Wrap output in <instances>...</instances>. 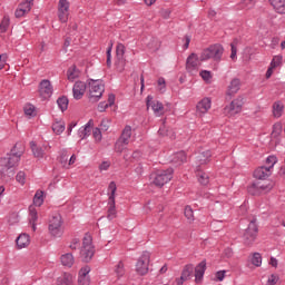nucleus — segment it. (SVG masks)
I'll return each instance as SVG.
<instances>
[{
    "mask_svg": "<svg viewBox=\"0 0 285 285\" xmlns=\"http://www.w3.org/2000/svg\"><path fill=\"white\" fill-rule=\"evenodd\" d=\"M49 233L52 237L63 236V220L61 215L57 214L49 220Z\"/></svg>",
    "mask_w": 285,
    "mask_h": 285,
    "instance_id": "obj_7",
    "label": "nucleus"
},
{
    "mask_svg": "<svg viewBox=\"0 0 285 285\" xmlns=\"http://www.w3.org/2000/svg\"><path fill=\"white\" fill-rule=\"evenodd\" d=\"M33 204H35V206L43 205V191H41V190L36 191L35 197H33Z\"/></svg>",
    "mask_w": 285,
    "mask_h": 285,
    "instance_id": "obj_38",
    "label": "nucleus"
},
{
    "mask_svg": "<svg viewBox=\"0 0 285 285\" xmlns=\"http://www.w3.org/2000/svg\"><path fill=\"white\" fill-rule=\"evenodd\" d=\"M243 106L244 98L238 97L223 109V114L226 115V117H235V115H239V112H242Z\"/></svg>",
    "mask_w": 285,
    "mask_h": 285,
    "instance_id": "obj_9",
    "label": "nucleus"
},
{
    "mask_svg": "<svg viewBox=\"0 0 285 285\" xmlns=\"http://www.w3.org/2000/svg\"><path fill=\"white\" fill-rule=\"evenodd\" d=\"M67 77L69 81H73L79 77V71L77 70V66H71L67 71Z\"/></svg>",
    "mask_w": 285,
    "mask_h": 285,
    "instance_id": "obj_34",
    "label": "nucleus"
},
{
    "mask_svg": "<svg viewBox=\"0 0 285 285\" xmlns=\"http://www.w3.org/2000/svg\"><path fill=\"white\" fill-rule=\"evenodd\" d=\"M195 282L196 284H199L202 279H204V274L206 273V259L202 261L196 267H195Z\"/></svg>",
    "mask_w": 285,
    "mask_h": 285,
    "instance_id": "obj_20",
    "label": "nucleus"
},
{
    "mask_svg": "<svg viewBox=\"0 0 285 285\" xmlns=\"http://www.w3.org/2000/svg\"><path fill=\"white\" fill-rule=\"evenodd\" d=\"M259 233V227L257 226V219L249 222L248 227L243 234V242L246 246H250L257 239V234Z\"/></svg>",
    "mask_w": 285,
    "mask_h": 285,
    "instance_id": "obj_6",
    "label": "nucleus"
},
{
    "mask_svg": "<svg viewBox=\"0 0 285 285\" xmlns=\"http://www.w3.org/2000/svg\"><path fill=\"white\" fill-rule=\"evenodd\" d=\"M210 157H213L210 150L203 151L196 156V163L198 166H204L205 164H208Z\"/></svg>",
    "mask_w": 285,
    "mask_h": 285,
    "instance_id": "obj_24",
    "label": "nucleus"
},
{
    "mask_svg": "<svg viewBox=\"0 0 285 285\" xmlns=\"http://www.w3.org/2000/svg\"><path fill=\"white\" fill-rule=\"evenodd\" d=\"M199 61H202V56H197V53H191L188 56L186 60V69L188 72H194L199 68Z\"/></svg>",
    "mask_w": 285,
    "mask_h": 285,
    "instance_id": "obj_14",
    "label": "nucleus"
},
{
    "mask_svg": "<svg viewBox=\"0 0 285 285\" xmlns=\"http://www.w3.org/2000/svg\"><path fill=\"white\" fill-rule=\"evenodd\" d=\"M247 191L249 193V195H262V191L259 190V187L257 186V183H253L248 188Z\"/></svg>",
    "mask_w": 285,
    "mask_h": 285,
    "instance_id": "obj_41",
    "label": "nucleus"
},
{
    "mask_svg": "<svg viewBox=\"0 0 285 285\" xmlns=\"http://www.w3.org/2000/svg\"><path fill=\"white\" fill-rule=\"evenodd\" d=\"M70 10V2L68 0H59L58 3V18L61 23L68 22V14Z\"/></svg>",
    "mask_w": 285,
    "mask_h": 285,
    "instance_id": "obj_12",
    "label": "nucleus"
},
{
    "mask_svg": "<svg viewBox=\"0 0 285 285\" xmlns=\"http://www.w3.org/2000/svg\"><path fill=\"white\" fill-rule=\"evenodd\" d=\"M256 186L258 187V190L262 193H269V190H273V184L269 180H265L264 183L262 181H256Z\"/></svg>",
    "mask_w": 285,
    "mask_h": 285,
    "instance_id": "obj_30",
    "label": "nucleus"
},
{
    "mask_svg": "<svg viewBox=\"0 0 285 285\" xmlns=\"http://www.w3.org/2000/svg\"><path fill=\"white\" fill-rule=\"evenodd\" d=\"M200 77L204 79V81H209V79H213V73H210L208 70H202Z\"/></svg>",
    "mask_w": 285,
    "mask_h": 285,
    "instance_id": "obj_54",
    "label": "nucleus"
},
{
    "mask_svg": "<svg viewBox=\"0 0 285 285\" xmlns=\"http://www.w3.org/2000/svg\"><path fill=\"white\" fill-rule=\"evenodd\" d=\"M99 168H100L101 170H106L107 168H110V163L104 161V163L99 166Z\"/></svg>",
    "mask_w": 285,
    "mask_h": 285,
    "instance_id": "obj_64",
    "label": "nucleus"
},
{
    "mask_svg": "<svg viewBox=\"0 0 285 285\" xmlns=\"http://www.w3.org/2000/svg\"><path fill=\"white\" fill-rule=\"evenodd\" d=\"M24 153L26 146H23V142H16L10 154H7V157L0 158V175L2 179L14 177V169L19 166V161H21Z\"/></svg>",
    "mask_w": 285,
    "mask_h": 285,
    "instance_id": "obj_1",
    "label": "nucleus"
},
{
    "mask_svg": "<svg viewBox=\"0 0 285 285\" xmlns=\"http://www.w3.org/2000/svg\"><path fill=\"white\" fill-rule=\"evenodd\" d=\"M8 28H10V18L8 16H4L0 23V32H8Z\"/></svg>",
    "mask_w": 285,
    "mask_h": 285,
    "instance_id": "obj_39",
    "label": "nucleus"
},
{
    "mask_svg": "<svg viewBox=\"0 0 285 285\" xmlns=\"http://www.w3.org/2000/svg\"><path fill=\"white\" fill-rule=\"evenodd\" d=\"M212 101L210 98L202 99L196 106V112L202 117V115H206L208 110H210Z\"/></svg>",
    "mask_w": 285,
    "mask_h": 285,
    "instance_id": "obj_18",
    "label": "nucleus"
},
{
    "mask_svg": "<svg viewBox=\"0 0 285 285\" xmlns=\"http://www.w3.org/2000/svg\"><path fill=\"white\" fill-rule=\"evenodd\" d=\"M112 43L107 49V68H110L112 66Z\"/></svg>",
    "mask_w": 285,
    "mask_h": 285,
    "instance_id": "obj_49",
    "label": "nucleus"
},
{
    "mask_svg": "<svg viewBox=\"0 0 285 285\" xmlns=\"http://www.w3.org/2000/svg\"><path fill=\"white\" fill-rule=\"evenodd\" d=\"M215 277H216L217 282H224V277H226V271H218L215 274Z\"/></svg>",
    "mask_w": 285,
    "mask_h": 285,
    "instance_id": "obj_57",
    "label": "nucleus"
},
{
    "mask_svg": "<svg viewBox=\"0 0 285 285\" xmlns=\"http://www.w3.org/2000/svg\"><path fill=\"white\" fill-rule=\"evenodd\" d=\"M86 82L83 81H76L72 88L73 99H82L83 95H86Z\"/></svg>",
    "mask_w": 285,
    "mask_h": 285,
    "instance_id": "obj_16",
    "label": "nucleus"
},
{
    "mask_svg": "<svg viewBox=\"0 0 285 285\" xmlns=\"http://www.w3.org/2000/svg\"><path fill=\"white\" fill-rule=\"evenodd\" d=\"M80 257L85 264H88L95 257V246H92V237L90 235L83 237Z\"/></svg>",
    "mask_w": 285,
    "mask_h": 285,
    "instance_id": "obj_5",
    "label": "nucleus"
},
{
    "mask_svg": "<svg viewBox=\"0 0 285 285\" xmlns=\"http://www.w3.org/2000/svg\"><path fill=\"white\" fill-rule=\"evenodd\" d=\"M57 104L62 112H65V110H68V104H69L68 97L62 96V97L58 98Z\"/></svg>",
    "mask_w": 285,
    "mask_h": 285,
    "instance_id": "obj_37",
    "label": "nucleus"
},
{
    "mask_svg": "<svg viewBox=\"0 0 285 285\" xmlns=\"http://www.w3.org/2000/svg\"><path fill=\"white\" fill-rule=\"evenodd\" d=\"M197 177H198V181H199V184H202V186H208L210 179L208 178L206 173L199 171L197 174Z\"/></svg>",
    "mask_w": 285,
    "mask_h": 285,
    "instance_id": "obj_40",
    "label": "nucleus"
},
{
    "mask_svg": "<svg viewBox=\"0 0 285 285\" xmlns=\"http://www.w3.org/2000/svg\"><path fill=\"white\" fill-rule=\"evenodd\" d=\"M283 112H284V105L279 101L274 102V105H273L274 117H276V119H279V117H282Z\"/></svg>",
    "mask_w": 285,
    "mask_h": 285,
    "instance_id": "obj_33",
    "label": "nucleus"
},
{
    "mask_svg": "<svg viewBox=\"0 0 285 285\" xmlns=\"http://www.w3.org/2000/svg\"><path fill=\"white\" fill-rule=\"evenodd\" d=\"M242 88V80L239 78H233L227 87V97H235Z\"/></svg>",
    "mask_w": 285,
    "mask_h": 285,
    "instance_id": "obj_15",
    "label": "nucleus"
},
{
    "mask_svg": "<svg viewBox=\"0 0 285 285\" xmlns=\"http://www.w3.org/2000/svg\"><path fill=\"white\" fill-rule=\"evenodd\" d=\"M252 264L257 267L262 266V254L254 253L252 257Z\"/></svg>",
    "mask_w": 285,
    "mask_h": 285,
    "instance_id": "obj_45",
    "label": "nucleus"
},
{
    "mask_svg": "<svg viewBox=\"0 0 285 285\" xmlns=\"http://www.w3.org/2000/svg\"><path fill=\"white\" fill-rule=\"evenodd\" d=\"M115 273L118 277H124L126 269H124V262H119L115 268Z\"/></svg>",
    "mask_w": 285,
    "mask_h": 285,
    "instance_id": "obj_42",
    "label": "nucleus"
},
{
    "mask_svg": "<svg viewBox=\"0 0 285 285\" xmlns=\"http://www.w3.org/2000/svg\"><path fill=\"white\" fill-rule=\"evenodd\" d=\"M32 6H35V0H26L24 2L20 3L18 8L28 13L30 10H32Z\"/></svg>",
    "mask_w": 285,
    "mask_h": 285,
    "instance_id": "obj_36",
    "label": "nucleus"
},
{
    "mask_svg": "<svg viewBox=\"0 0 285 285\" xmlns=\"http://www.w3.org/2000/svg\"><path fill=\"white\" fill-rule=\"evenodd\" d=\"M60 163L62 164V166H66V164L68 163V154L66 151H62L60 156Z\"/></svg>",
    "mask_w": 285,
    "mask_h": 285,
    "instance_id": "obj_61",
    "label": "nucleus"
},
{
    "mask_svg": "<svg viewBox=\"0 0 285 285\" xmlns=\"http://www.w3.org/2000/svg\"><path fill=\"white\" fill-rule=\"evenodd\" d=\"M116 150L117 153L124 151V142H119V140L116 142Z\"/></svg>",
    "mask_w": 285,
    "mask_h": 285,
    "instance_id": "obj_62",
    "label": "nucleus"
},
{
    "mask_svg": "<svg viewBox=\"0 0 285 285\" xmlns=\"http://www.w3.org/2000/svg\"><path fill=\"white\" fill-rule=\"evenodd\" d=\"M277 282H279V276L272 274L267 279V285H277Z\"/></svg>",
    "mask_w": 285,
    "mask_h": 285,
    "instance_id": "obj_53",
    "label": "nucleus"
},
{
    "mask_svg": "<svg viewBox=\"0 0 285 285\" xmlns=\"http://www.w3.org/2000/svg\"><path fill=\"white\" fill-rule=\"evenodd\" d=\"M16 244H17L18 248H26V246H28L30 244V236H28L27 234H21L16 239Z\"/></svg>",
    "mask_w": 285,
    "mask_h": 285,
    "instance_id": "obj_28",
    "label": "nucleus"
},
{
    "mask_svg": "<svg viewBox=\"0 0 285 285\" xmlns=\"http://www.w3.org/2000/svg\"><path fill=\"white\" fill-rule=\"evenodd\" d=\"M223 55L224 47L222 45H212L202 51L200 61H208V59H213L214 61H222Z\"/></svg>",
    "mask_w": 285,
    "mask_h": 285,
    "instance_id": "obj_2",
    "label": "nucleus"
},
{
    "mask_svg": "<svg viewBox=\"0 0 285 285\" xmlns=\"http://www.w3.org/2000/svg\"><path fill=\"white\" fill-rule=\"evenodd\" d=\"M109 107L110 106H115V95L110 94L108 97V104Z\"/></svg>",
    "mask_w": 285,
    "mask_h": 285,
    "instance_id": "obj_63",
    "label": "nucleus"
},
{
    "mask_svg": "<svg viewBox=\"0 0 285 285\" xmlns=\"http://www.w3.org/2000/svg\"><path fill=\"white\" fill-rule=\"evenodd\" d=\"M60 262L62 266H67L68 268H72L75 265V256L72 253H67L60 256Z\"/></svg>",
    "mask_w": 285,
    "mask_h": 285,
    "instance_id": "obj_25",
    "label": "nucleus"
},
{
    "mask_svg": "<svg viewBox=\"0 0 285 285\" xmlns=\"http://www.w3.org/2000/svg\"><path fill=\"white\" fill-rule=\"evenodd\" d=\"M24 115H27V117H35V115H37L35 112V106L33 105H26L24 106Z\"/></svg>",
    "mask_w": 285,
    "mask_h": 285,
    "instance_id": "obj_46",
    "label": "nucleus"
},
{
    "mask_svg": "<svg viewBox=\"0 0 285 285\" xmlns=\"http://www.w3.org/2000/svg\"><path fill=\"white\" fill-rule=\"evenodd\" d=\"M254 177H255V179L264 180V179L271 177V169L266 166L258 167L254 171Z\"/></svg>",
    "mask_w": 285,
    "mask_h": 285,
    "instance_id": "obj_21",
    "label": "nucleus"
},
{
    "mask_svg": "<svg viewBox=\"0 0 285 285\" xmlns=\"http://www.w3.org/2000/svg\"><path fill=\"white\" fill-rule=\"evenodd\" d=\"M243 6L247 10H252V8H255V0H243Z\"/></svg>",
    "mask_w": 285,
    "mask_h": 285,
    "instance_id": "obj_55",
    "label": "nucleus"
},
{
    "mask_svg": "<svg viewBox=\"0 0 285 285\" xmlns=\"http://www.w3.org/2000/svg\"><path fill=\"white\" fill-rule=\"evenodd\" d=\"M39 95L42 99L52 97V85L50 83V80L45 79L40 82Z\"/></svg>",
    "mask_w": 285,
    "mask_h": 285,
    "instance_id": "obj_13",
    "label": "nucleus"
},
{
    "mask_svg": "<svg viewBox=\"0 0 285 285\" xmlns=\"http://www.w3.org/2000/svg\"><path fill=\"white\" fill-rule=\"evenodd\" d=\"M283 57L281 55L275 56L271 62L272 68H278V66H282Z\"/></svg>",
    "mask_w": 285,
    "mask_h": 285,
    "instance_id": "obj_47",
    "label": "nucleus"
},
{
    "mask_svg": "<svg viewBox=\"0 0 285 285\" xmlns=\"http://www.w3.org/2000/svg\"><path fill=\"white\" fill-rule=\"evenodd\" d=\"M148 266H150V254L144 252L136 263V273H138V275H147Z\"/></svg>",
    "mask_w": 285,
    "mask_h": 285,
    "instance_id": "obj_10",
    "label": "nucleus"
},
{
    "mask_svg": "<svg viewBox=\"0 0 285 285\" xmlns=\"http://www.w3.org/2000/svg\"><path fill=\"white\" fill-rule=\"evenodd\" d=\"M173 173H175V169L168 168L166 170H158L157 173L151 174V184L158 188H163V186H166V184L173 179Z\"/></svg>",
    "mask_w": 285,
    "mask_h": 285,
    "instance_id": "obj_3",
    "label": "nucleus"
},
{
    "mask_svg": "<svg viewBox=\"0 0 285 285\" xmlns=\"http://www.w3.org/2000/svg\"><path fill=\"white\" fill-rule=\"evenodd\" d=\"M90 266H85L79 271L78 284L79 285H90Z\"/></svg>",
    "mask_w": 285,
    "mask_h": 285,
    "instance_id": "obj_19",
    "label": "nucleus"
},
{
    "mask_svg": "<svg viewBox=\"0 0 285 285\" xmlns=\"http://www.w3.org/2000/svg\"><path fill=\"white\" fill-rule=\"evenodd\" d=\"M266 164H268L267 168L271 170L273 168V166H275L277 164V157H275V156L267 157Z\"/></svg>",
    "mask_w": 285,
    "mask_h": 285,
    "instance_id": "obj_52",
    "label": "nucleus"
},
{
    "mask_svg": "<svg viewBox=\"0 0 285 285\" xmlns=\"http://www.w3.org/2000/svg\"><path fill=\"white\" fill-rule=\"evenodd\" d=\"M193 273H195V266L193 264L185 265V267L183 268V272H181V279H186L188 282V279H190Z\"/></svg>",
    "mask_w": 285,
    "mask_h": 285,
    "instance_id": "obj_27",
    "label": "nucleus"
},
{
    "mask_svg": "<svg viewBox=\"0 0 285 285\" xmlns=\"http://www.w3.org/2000/svg\"><path fill=\"white\" fill-rule=\"evenodd\" d=\"M185 217L189 222H193V219H195V215H194L193 208L190 206H186L185 207Z\"/></svg>",
    "mask_w": 285,
    "mask_h": 285,
    "instance_id": "obj_48",
    "label": "nucleus"
},
{
    "mask_svg": "<svg viewBox=\"0 0 285 285\" xmlns=\"http://www.w3.org/2000/svg\"><path fill=\"white\" fill-rule=\"evenodd\" d=\"M38 219L37 208L33 205L29 206V224H35Z\"/></svg>",
    "mask_w": 285,
    "mask_h": 285,
    "instance_id": "obj_35",
    "label": "nucleus"
},
{
    "mask_svg": "<svg viewBox=\"0 0 285 285\" xmlns=\"http://www.w3.org/2000/svg\"><path fill=\"white\" fill-rule=\"evenodd\" d=\"M58 285H72V278L68 275L59 277Z\"/></svg>",
    "mask_w": 285,
    "mask_h": 285,
    "instance_id": "obj_43",
    "label": "nucleus"
},
{
    "mask_svg": "<svg viewBox=\"0 0 285 285\" xmlns=\"http://www.w3.org/2000/svg\"><path fill=\"white\" fill-rule=\"evenodd\" d=\"M237 43L238 40L235 39L232 43H230V48H232V53H230V59H235L237 57Z\"/></svg>",
    "mask_w": 285,
    "mask_h": 285,
    "instance_id": "obj_50",
    "label": "nucleus"
},
{
    "mask_svg": "<svg viewBox=\"0 0 285 285\" xmlns=\"http://www.w3.org/2000/svg\"><path fill=\"white\" fill-rule=\"evenodd\" d=\"M94 124L95 121L90 119L83 127L78 130V136L80 139H86V137H89Z\"/></svg>",
    "mask_w": 285,
    "mask_h": 285,
    "instance_id": "obj_23",
    "label": "nucleus"
},
{
    "mask_svg": "<svg viewBox=\"0 0 285 285\" xmlns=\"http://www.w3.org/2000/svg\"><path fill=\"white\" fill-rule=\"evenodd\" d=\"M16 17H17V19H21V17H24L27 13H26V10L24 9H20L19 7H18V9L16 10Z\"/></svg>",
    "mask_w": 285,
    "mask_h": 285,
    "instance_id": "obj_60",
    "label": "nucleus"
},
{
    "mask_svg": "<svg viewBox=\"0 0 285 285\" xmlns=\"http://www.w3.org/2000/svg\"><path fill=\"white\" fill-rule=\"evenodd\" d=\"M89 86V99L92 102L99 101L104 96V91L106 90L104 86V81L90 79L88 82Z\"/></svg>",
    "mask_w": 285,
    "mask_h": 285,
    "instance_id": "obj_4",
    "label": "nucleus"
},
{
    "mask_svg": "<svg viewBox=\"0 0 285 285\" xmlns=\"http://www.w3.org/2000/svg\"><path fill=\"white\" fill-rule=\"evenodd\" d=\"M132 137V127L126 126L119 137V144H124V146H128L129 139Z\"/></svg>",
    "mask_w": 285,
    "mask_h": 285,
    "instance_id": "obj_22",
    "label": "nucleus"
},
{
    "mask_svg": "<svg viewBox=\"0 0 285 285\" xmlns=\"http://www.w3.org/2000/svg\"><path fill=\"white\" fill-rule=\"evenodd\" d=\"M30 147L35 157H37L38 159H43V148L37 146L36 141H31Z\"/></svg>",
    "mask_w": 285,
    "mask_h": 285,
    "instance_id": "obj_31",
    "label": "nucleus"
},
{
    "mask_svg": "<svg viewBox=\"0 0 285 285\" xmlns=\"http://www.w3.org/2000/svg\"><path fill=\"white\" fill-rule=\"evenodd\" d=\"M158 86H160V88H159L160 92H165L166 91V79L159 78Z\"/></svg>",
    "mask_w": 285,
    "mask_h": 285,
    "instance_id": "obj_58",
    "label": "nucleus"
},
{
    "mask_svg": "<svg viewBox=\"0 0 285 285\" xmlns=\"http://www.w3.org/2000/svg\"><path fill=\"white\" fill-rule=\"evenodd\" d=\"M147 108H151L155 115H161L164 112V104L158 100H153V96H147Z\"/></svg>",
    "mask_w": 285,
    "mask_h": 285,
    "instance_id": "obj_17",
    "label": "nucleus"
},
{
    "mask_svg": "<svg viewBox=\"0 0 285 285\" xmlns=\"http://www.w3.org/2000/svg\"><path fill=\"white\" fill-rule=\"evenodd\" d=\"M269 3L278 14H285V0H269Z\"/></svg>",
    "mask_w": 285,
    "mask_h": 285,
    "instance_id": "obj_26",
    "label": "nucleus"
},
{
    "mask_svg": "<svg viewBox=\"0 0 285 285\" xmlns=\"http://www.w3.org/2000/svg\"><path fill=\"white\" fill-rule=\"evenodd\" d=\"M51 128L55 135H61L66 130V122L63 120H55Z\"/></svg>",
    "mask_w": 285,
    "mask_h": 285,
    "instance_id": "obj_29",
    "label": "nucleus"
},
{
    "mask_svg": "<svg viewBox=\"0 0 285 285\" xmlns=\"http://www.w3.org/2000/svg\"><path fill=\"white\" fill-rule=\"evenodd\" d=\"M16 180L18 181V184H21V186H23V184H26V171H19L16 176Z\"/></svg>",
    "mask_w": 285,
    "mask_h": 285,
    "instance_id": "obj_51",
    "label": "nucleus"
},
{
    "mask_svg": "<svg viewBox=\"0 0 285 285\" xmlns=\"http://www.w3.org/2000/svg\"><path fill=\"white\" fill-rule=\"evenodd\" d=\"M125 55H126V46H124V43H118L116 47V62H115V66L118 72H124L126 68V58L124 57Z\"/></svg>",
    "mask_w": 285,
    "mask_h": 285,
    "instance_id": "obj_11",
    "label": "nucleus"
},
{
    "mask_svg": "<svg viewBox=\"0 0 285 285\" xmlns=\"http://www.w3.org/2000/svg\"><path fill=\"white\" fill-rule=\"evenodd\" d=\"M94 138L96 139V141H101V129L99 128H95L92 131Z\"/></svg>",
    "mask_w": 285,
    "mask_h": 285,
    "instance_id": "obj_56",
    "label": "nucleus"
},
{
    "mask_svg": "<svg viewBox=\"0 0 285 285\" xmlns=\"http://www.w3.org/2000/svg\"><path fill=\"white\" fill-rule=\"evenodd\" d=\"M109 191V202H108V219L112 220L115 217H117V209L115 204V194L117 193V184L115 181H111L108 186Z\"/></svg>",
    "mask_w": 285,
    "mask_h": 285,
    "instance_id": "obj_8",
    "label": "nucleus"
},
{
    "mask_svg": "<svg viewBox=\"0 0 285 285\" xmlns=\"http://www.w3.org/2000/svg\"><path fill=\"white\" fill-rule=\"evenodd\" d=\"M69 248L71 250H77V248H79V239L78 238H73L71 244L69 245Z\"/></svg>",
    "mask_w": 285,
    "mask_h": 285,
    "instance_id": "obj_59",
    "label": "nucleus"
},
{
    "mask_svg": "<svg viewBox=\"0 0 285 285\" xmlns=\"http://www.w3.org/2000/svg\"><path fill=\"white\" fill-rule=\"evenodd\" d=\"M282 135V125L281 122H276L273 126V131H272V136H274L275 138L279 137Z\"/></svg>",
    "mask_w": 285,
    "mask_h": 285,
    "instance_id": "obj_44",
    "label": "nucleus"
},
{
    "mask_svg": "<svg viewBox=\"0 0 285 285\" xmlns=\"http://www.w3.org/2000/svg\"><path fill=\"white\" fill-rule=\"evenodd\" d=\"M171 161L174 164H177V166H181L186 161V153L185 151H178L174 155Z\"/></svg>",
    "mask_w": 285,
    "mask_h": 285,
    "instance_id": "obj_32",
    "label": "nucleus"
}]
</instances>
